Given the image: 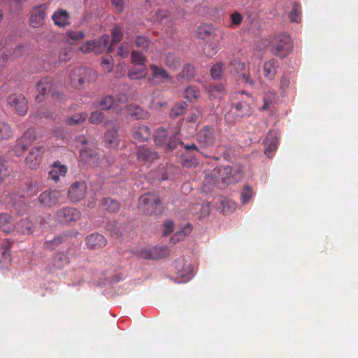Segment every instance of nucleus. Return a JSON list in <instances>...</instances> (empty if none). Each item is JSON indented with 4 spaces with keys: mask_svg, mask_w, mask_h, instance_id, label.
<instances>
[{
    "mask_svg": "<svg viewBox=\"0 0 358 358\" xmlns=\"http://www.w3.org/2000/svg\"><path fill=\"white\" fill-rule=\"evenodd\" d=\"M294 44L289 35L281 33L274 36L271 42V51L273 55L280 58H285L289 55Z\"/></svg>",
    "mask_w": 358,
    "mask_h": 358,
    "instance_id": "obj_1",
    "label": "nucleus"
},
{
    "mask_svg": "<svg viewBox=\"0 0 358 358\" xmlns=\"http://www.w3.org/2000/svg\"><path fill=\"white\" fill-rule=\"evenodd\" d=\"M138 208L147 214L158 215L163 213L161 199L155 193L148 192L139 198Z\"/></svg>",
    "mask_w": 358,
    "mask_h": 358,
    "instance_id": "obj_2",
    "label": "nucleus"
},
{
    "mask_svg": "<svg viewBox=\"0 0 358 358\" xmlns=\"http://www.w3.org/2000/svg\"><path fill=\"white\" fill-rule=\"evenodd\" d=\"M96 78V71L90 68H75L70 73V80L76 87H82L85 83H93Z\"/></svg>",
    "mask_w": 358,
    "mask_h": 358,
    "instance_id": "obj_3",
    "label": "nucleus"
},
{
    "mask_svg": "<svg viewBox=\"0 0 358 358\" xmlns=\"http://www.w3.org/2000/svg\"><path fill=\"white\" fill-rule=\"evenodd\" d=\"M127 96L125 94L118 95L117 97L106 95L99 101H93V106L99 107L102 110H109L113 108L117 111L122 110L126 106Z\"/></svg>",
    "mask_w": 358,
    "mask_h": 358,
    "instance_id": "obj_4",
    "label": "nucleus"
},
{
    "mask_svg": "<svg viewBox=\"0 0 358 358\" xmlns=\"http://www.w3.org/2000/svg\"><path fill=\"white\" fill-rule=\"evenodd\" d=\"M106 131L104 134V143L106 148L110 149L118 148L120 138L118 135L119 124L116 121H106L105 122Z\"/></svg>",
    "mask_w": 358,
    "mask_h": 358,
    "instance_id": "obj_5",
    "label": "nucleus"
},
{
    "mask_svg": "<svg viewBox=\"0 0 358 358\" xmlns=\"http://www.w3.org/2000/svg\"><path fill=\"white\" fill-rule=\"evenodd\" d=\"M252 111L247 101H239L231 104L230 111L225 115V119L229 122H233L236 121V118H243V117L251 115Z\"/></svg>",
    "mask_w": 358,
    "mask_h": 358,
    "instance_id": "obj_6",
    "label": "nucleus"
},
{
    "mask_svg": "<svg viewBox=\"0 0 358 358\" xmlns=\"http://www.w3.org/2000/svg\"><path fill=\"white\" fill-rule=\"evenodd\" d=\"M176 269V278L178 283L189 281L194 275V269L190 264L185 262L183 258L176 259L173 264Z\"/></svg>",
    "mask_w": 358,
    "mask_h": 358,
    "instance_id": "obj_7",
    "label": "nucleus"
},
{
    "mask_svg": "<svg viewBox=\"0 0 358 358\" xmlns=\"http://www.w3.org/2000/svg\"><path fill=\"white\" fill-rule=\"evenodd\" d=\"M217 139V134L215 127L205 126L201 128L196 135V140L202 148H213Z\"/></svg>",
    "mask_w": 358,
    "mask_h": 358,
    "instance_id": "obj_8",
    "label": "nucleus"
},
{
    "mask_svg": "<svg viewBox=\"0 0 358 358\" xmlns=\"http://www.w3.org/2000/svg\"><path fill=\"white\" fill-rule=\"evenodd\" d=\"M7 103L18 115L24 116L27 113L28 101L23 94H13L9 95L7 97Z\"/></svg>",
    "mask_w": 358,
    "mask_h": 358,
    "instance_id": "obj_9",
    "label": "nucleus"
},
{
    "mask_svg": "<svg viewBox=\"0 0 358 358\" xmlns=\"http://www.w3.org/2000/svg\"><path fill=\"white\" fill-rule=\"evenodd\" d=\"M48 4L41 3L34 6L29 12V25L37 28L43 25L47 15Z\"/></svg>",
    "mask_w": 358,
    "mask_h": 358,
    "instance_id": "obj_10",
    "label": "nucleus"
},
{
    "mask_svg": "<svg viewBox=\"0 0 358 358\" xmlns=\"http://www.w3.org/2000/svg\"><path fill=\"white\" fill-rule=\"evenodd\" d=\"M243 171L239 166H224L220 172V176L224 183H237L242 179Z\"/></svg>",
    "mask_w": 358,
    "mask_h": 358,
    "instance_id": "obj_11",
    "label": "nucleus"
},
{
    "mask_svg": "<svg viewBox=\"0 0 358 358\" xmlns=\"http://www.w3.org/2000/svg\"><path fill=\"white\" fill-rule=\"evenodd\" d=\"M44 155L43 147L31 148L25 157L27 166L33 170L38 169Z\"/></svg>",
    "mask_w": 358,
    "mask_h": 358,
    "instance_id": "obj_12",
    "label": "nucleus"
},
{
    "mask_svg": "<svg viewBox=\"0 0 358 358\" xmlns=\"http://www.w3.org/2000/svg\"><path fill=\"white\" fill-rule=\"evenodd\" d=\"M80 212L73 207H64L56 212V218L61 223L75 222L80 219Z\"/></svg>",
    "mask_w": 358,
    "mask_h": 358,
    "instance_id": "obj_13",
    "label": "nucleus"
},
{
    "mask_svg": "<svg viewBox=\"0 0 358 358\" xmlns=\"http://www.w3.org/2000/svg\"><path fill=\"white\" fill-rule=\"evenodd\" d=\"M87 189V187L85 181H75L68 190L69 200L73 202L82 201L86 196Z\"/></svg>",
    "mask_w": 358,
    "mask_h": 358,
    "instance_id": "obj_14",
    "label": "nucleus"
},
{
    "mask_svg": "<svg viewBox=\"0 0 358 358\" xmlns=\"http://www.w3.org/2000/svg\"><path fill=\"white\" fill-rule=\"evenodd\" d=\"M150 69L151 73L148 80L151 85L161 84L165 83L166 80H171V77L165 69L155 64L150 65Z\"/></svg>",
    "mask_w": 358,
    "mask_h": 358,
    "instance_id": "obj_15",
    "label": "nucleus"
},
{
    "mask_svg": "<svg viewBox=\"0 0 358 358\" xmlns=\"http://www.w3.org/2000/svg\"><path fill=\"white\" fill-rule=\"evenodd\" d=\"M81 162L90 166H96L99 164L100 157L95 148H84L80 151Z\"/></svg>",
    "mask_w": 358,
    "mask_h": 358,
    "instance_id": "obj_16",
    "label": "nucleus"
},
{
    "mask_svg": "<svg viewBox=\"0 0 358 358\" xmlns=\"http://www.w3.org/2000/svg\"><path fill=\"white\" fill-rule=\"evenodd\" d=\"M61 196L59 190L46 189L38 196V201L44 206L52 207L58 203Z\"/></svg>",
    "mask_w": 358,
    "mask_h": 358,
    "instance_id": "obj_17",
    "label": "nucleus"
},
{
    "mask_svg": "<svg viewBox=\"0 0 358 358\" xmlns=\"http://www.w3.org/2000/svg\"><path fill=\"white\" fill-rule=\"evenodd\" d=\"M52 85V80L51 78L45 77L43 79L38 80L36 83V90L38 94L36 96V100L38 102H41L45 99V95L48 92H50Z\"/></svg>",
    "mask_w": 358,
    "mask_h": 358,
    "instance_id": "obj_18",
    "label": "nucleus"
},
{
    "mask_svg": "<svg viewBox=\"0 0 358 358\" xmlns=\"http://www.w3.org/2000/svg\"><path fill=\"white\" fill-rule=\"evenodd\" d=\"M151 131L150 128L144 124H138L133 127V140L134 143L145 142L150 139L151 136Z\"/></svg>",
    "mask_w": 358,
    "mask_h": 358,
    "instance_id": "obj_19",
    "label": "nucleus"
},
{
    "mask_svg": "<svg viewBox=\"0 0 358 358\" xmlns=\"http://www.w3.org/2000/svg\"><path fill=\"white\" fill-rule=\"evenodd\" d=\"M168 251L166 248L155 246L152 248H143L140 252V256L145 259H159L166 257Z\"/></svg>",
    "mask_w": 358,
    "mask_h": 358,
    "instance_id": "obj_20",
    "label": "nucleus"
},
{
    "mask_svg": "<svg viewBox=\"0 0 358 358\" xmlns=\"http://www.w3.org/2000/svg\"><path fill=\"white\" fill-rule=\"evenodd\" d=\"M86 243L90 249H100L106 246L107 240L102 234L95 233L86 237Z\"/></svg>",
    "mask_w": 358,
    "mask_h": 358,
    "instance_id": "obj_21",
    "label": "nucleus"
},
{
    "mask_svg": "<svg viewBox=\"0 0 358 358\" xmlns=\"http://www.w3.org/2000/svg\"><path fill=\"white\" fill-rule=\"evenodd\" d=\"M138 159L143 162H152V161L159 158V155L150 148L145 147H139L136 151Z\"/></svg>",
    "mask_w": 358,
    "mask_h": 358,
    "instance_id": "obj_22",
    "label": "nucleus"
},
{
    "mask_svg": "<svg viewBox=\"0 0 358 358\" xmlns=\"http://www.w3.org/2000/svg\"><path fill=\"white\" fill-rule=\"evenodd\" d=\"M6 207L13 210V208L16 211L21 210L22 200L20 196L16 193H11L6 196L3 201Z\"/></svg>",
    "mask_w": 358,
    "mask_h": 358,
    "instance_id": "obj_23",
    "label": "nucleus"
},
{
    "mask_svg": "<svg viewBox=\"0 0 358 358\" xmlns=\"http://www.w3.org/2000/svg\"><path fill=\"white\" fill-rule=\"evenodd\" d=\"M68 168L66 165H62L60 162H57L52 164L50 176L52 180L57 182L59 180L60 177H65Z\"/></svg>",
    "mask_w": 358,
    "mask_h": 358,
    "instance_id": "obj_24",
    "label": "nucleus"
},
{
    "mask_svg": "<svg viewBox=\"0 0 358 358\" xmlns=\"http://www.w3.org/2000/svg\"><path fill=\"white\" fill-rule=\"evenodd\" d=\"M85 33L82 30H68L65 34V39L68 44L76 45L84 39Z\"/></svg>",
    "mask_w": 358,
    "mask_h": 358,
    "instance_id": "obj_25",
    "label": "nucleus"
},
{
    "mask_svg": "<svg viewBox=\"0 0 358 358\" xmlns=\"http://www.w3.org/2000/svg\"><path fill=\"white\" fill-rule=\"evenodd\" d=\"M16 231L22 234H31L34 231V227L30 220L22 219L20 222H17L15 226Z\"/></svg>",
    "mask_w": 358,
    "mask_h": 358,
    "instance_id": "obj_26",
    "label": "nucleus"
},
{
    "mask_svg": "<svg viewBox=\"0 0 358 358\" xmlns=\"http://www.w3.org/2000/svg\"><path fill=\"white\" fill-rule=\"evenodd\" d=\"M67 263H69V258L64 253L56 254L52 259V266L50 267V271L54 272L57 269H62Z\"/></svg>",
    "mask_w": 358,
    "mask_h": 358,
    "instance_id": "obj_27",
    "label": "nucleus"
},
{
    "mask_svg": "<svg viewBox=\"0 0 358 358\" xmlns=\"http://www.w3.org/2000/svg\"><path fill=\"white\" fill-rule=\"evenodd\" d=\"M56 25L59 27H65L69 24V15L66 10L59 9L52 16Z\"/></svg>",
    "mask_w": 358,
    "mask_h": 358,
    "instance_id": "obj_28",
    "label": "nucleus"
},
{
    "mask_svg": "<svg viewBox=\"0 0 358 358\" xmlns=\"http://www.w3.org/2000/svg\"><path fill=\"white\" fill-rule=\"evenodd\" d=\"M127 113L129 115L135 119H147L149 113L146 110L141 108V106L136 104H130L127 106Z\"/></svg>",
    "mask_w": 358,
    "mask_h": 358,
    "instance_id": "obj_29",
    "label": "nucleus"
},
{
    "mask_svg": "<svg viewBox=\"0 0 358 358\" xmlns=\"http://www.w3.org/2000/svg\"><path fill=\"white\" fill-rule=\"evenodd\" d=\"M14 136V130L8 122L0 121V143Z\"/></svg>",
    "mask_w": 358,
    "mask_h": 358,
    "instance_id": "obj_30",
    "label": "nucleus"
},
{
    "mask_svg": "<svg viewBox=\"0 0 358 358\" xmlns=\"http://www.w3.org/2000/svg\"><path fill=\"white\" fill-rule=\"evenodd\" d=\"M101 208L103 210L110 211V213H116L120 208V203L111 198H103L101 201Z\"/></svg>",
    "mask_w": 358,
    "mask_h": 358,
    "instance_id": "obj_31",
    "label": "nucleus"
},
{
    "mask_svg": "<svg viewBox=\"0 0 358 358\" xmlns=\"http://www.w3.org/2000/svg\"><path fill=\"white\" fill-rule=\"evenodd\" d=\"M279 63L277 59H271L264 63V76L268 78H273L276 73Z\"/></svg>",
    "mask_w": 358,
    "mask_h": 358,
    "instance_id": "obj_32",
    "label": "nucleus"
},
{
    "mask_svg": "<svg viewBox=\"0 0 358 358\" xmlns=\"http://www.w3.org/2000/svg\"><path fill=\"white\" fill-rule=\"evenodd\" d=\"M215 34V28L213 24H204L198 27L197 35L199 38L205 39Z\"/></svg>",
    "mask_w": 358,
    "mask_h": 358,
    "instance_id": "obj_33",
    "label": "nucleus"
},
{
    "mask_svg": "<svg viewBox=\"0 0 358 358\" xmlns=\"http://www.w3.org/2000/svg\"><path fill=\"white\" fill-rule=\"evenodd\" d=\"M277 99V94L273 91H268L265 93L263 101L264 104L262 106V110H271L272 105L275 103Z\"/></svg>",
    "mask_w": 358,
    "mask_h": 358,
    "instance_id": "obj_34",
    "label": "nucleus"
},
{
    "mask_svg": "<svg viewBox=\"0 0 358 358\" xmlns=\"http://www.w3.org/2000/svg\"><path fill=\"white\" fill-rule=\"evenodd\" d=\"M192 228L190 224H187L180 230L177 231L171 238V241L173 243H178V241L185 238L186 235L190 234Z\"/></svg>",
    "mask_w": 358,
    "mask_h": 358,
    "instance_id": "obj_35",
    "label": "nucleus"
},
{
    "mask_svg": "<svg viewBox=\"0 0 358 358\" xmlns=\"http://www.w3.org/2000/svg\"><path fill=\"white\" fill-rule=\"evenodd\" d=\"M122 36L123 34L121 28L120 27H115L112 30V42L108 48V53H111L114 50L113 44H117L118 42H120L122 39Z\"/></svg>",
    "mask_w": 358,
    "mask_h": 358,
    "instance_id": "obj_36",
    "label": "nucleus"
},
{
    "mask_svg": "<svg viewBox=\"0 0 358 358\" xmlns=\"http://www.w3.org/2000/svg\"><path fill=\"white\" fill-rule=\"evenodd\" d=\"M245 69V64L241 62L240 59H234L231 60L230 64L228 66V71L230 73L237 74L240 73Z\"/></svg>",
    "mask_w": 358,
    "mask_h": 358,
    "instance_id": "obj_37",
    "label": "nucleus"
},
{
    "mask_svg": "<svg viewBox=\"0 0 358 358\" xmlns=\"http://www.w3.org/2000/svg\"><path fill=\"white\" fill-rule=\"evenodd\" d=\"M187 106L188 104L185 101H180L171 108L169 115L171 118H176L184 113Z\"/></svg>",
    "mask_w": 358,
    "mask_h": 358,
    "instance_id": "obj_38",
    "label": "nucleus"
},
{
    "mask_svg": "<svg viewBox=\"0 0 358 358\" xmlns=\"http://www.w3.org/2000/svg\"><path fill=\"white\" fill-rule=\"evenodd\" d=\"M87 116L88 115L85 112L75 113L73 115L67 118L66 122L69 125L80 124L86 120Z\"/></svg>",
    "mask_w": 358,
    "mask_h": 358,
    "instance_id": "obj_39",
    "label": "nucleus"
},
{
    "mask_svg": "<svg viewBox=\"0 0 358 358\" xmlns=\"http://www.w3.org/2000/svg\"><path fill=\"white\" fill-rule=\"evenodd\" d=\"M165 64L166 65L173 69H177L181 65L180 60L179 57L174 55L173 53H168L165 57Z\"/></svg>",
    "mask_w": 358,
    "mask_h": 358,
    "instance_id": "obj_40",
    "label": "nucleus"
},
{
    "mask_svg": "<svg viewBox=\"0 0 358 358\" xmlns=\"http://www.w3.org/2000/svg\"><path fill=\"white\" fill-rule=\"evenodd\" d=\"M22 137L24 144L26 145V149L32 145L37 138L36 131L33 128H29L25 131Z\"/></svg>",
    "mask_w": 358,
    "mask_h": 358,
    "instance_id": "obj_41",
    "label": "nucleus"
},
{
    "mask_svg": "<svg viewBox=\"0 0 358 358\" xmlns=\"http://www.w3.org/2000/svg\"><path fill=\"white\" fill-rule=\"evenodd\" d=\"M109 35L102 36L99 39L96 41V47H95V53L100 54L102 53L103 51L108 48V45L109 44Z\"/></svg>",
    "mask_w": 358,
    "mask_h": 358,
    "instance_id": "obj_42",
    "label": "nucleus"
},
{
    "mask_svg": "<svg viewBox=\"0 0 358 358\" xmlns=\"http://www.w3.org/2000/svg\"><path fill=\"white\" fill-rule=\"evenodd\" d=\"M201 96L199 89L196 87L189 86L185 92V98L189 101H194L197 100Z\"/></svg>",
    "mask_w": 358,
    "mask_h": 358,
    "instance_id": "obj_43",
    "label": "nucleus"
},
{
    "mask_svg": "<svg viewBox=\"0 0 358 358\" xmlns=\"http://www.w3.org/2000/svg\"><path fill=\"white\" fill-rule=\"evenodd\" d=\"M147 75V71L145 66H138L136 68L131 69L129 72V76L132 80L144 78Z\"/></svg>",
    "mask_w": 358,
    "mask_h": 358,
    "instance_id": "obj_44",
    "label": "nucleus"
},
{
    "mask_svg": "<svg viewBox=\"0 0 358 358\" xmlns=\"http://www.w3.org/2000/svg\"><path fill=\"white\" fill-rule=\"evenodd\" d=\"M195 68L191 64H186L183 66L181 73L178 75V77L182 78L185 80H191V78L195 76Z\"/></svg>",
    "mask_w": 358,
    "mask_h": 358,
    "instance_id": "obj_45",
    "label": "nucleus"
},
{
    "mask_svg": "<svg viewBox=\"0 0 358 358\" xmlns=\"http://www.w3.org/2000/svg\"><path fill=\"white\" fill-rule=\"evenodd\" d=\"M66 236H56L55 237L54 239L45 241L44 243V247L45 248L47 249L54 250L57 248V247L59 246V244L64 243V241H66Z\"/></svg>",
    "mask_w": 358,
    "mask_h": 358,
    "instance_id": "obj_46",
    "label": "nucleus"
},
{
    "mask_svg": "<svg viewBox=\"0 0 358 358\" xmlns=\"http://www.w3.org/2000/svg\"><path fill=\"white\" fill-rule=\"evenodd\" d=\"M168 131L164 128H159L155 131V142L157 145H163L167 139Z\"/></svg>",
    "mask_w": 358,
    "mask_h": 358,
    "instance_id": "obj_47",
    "label": "nucleus"
},
{
    "mask_svg": "<svg viewBox=\"0 0 358 358\" xmlns=\"http://www.w3.org/2000/svg\"><path fill=\"white\" fill-rule=\"evenodd\" d=\"M135 45L142 50L146 51L150 47V39L145 36H138L135 38Z\"/></svg>",
    "mask_w": 358,
    "mask_h": 358,
    "instance_id": "obj_48",
    "label": "nucleus"
},
{
    "mask_svg": "<svg viewBox=\"0 0 358 358\" xmlns=\"http://www.w3.org/2000/svg\"><path fill=\"white\" fill-rule=\"evenodd\" d=\"M210 92L212 97L222 98L224 95V88L223 84H214L210 86Z\"/></svg>",
    "mask_w": 358,
    "mask_h": 358,
    "instance_id": "obj_49",
    "label": "nucleus"
},
{
    "mask_svg": "<svg viewBox=\"0 0 358 358\" xmlns=\"http://www.w3.org/2000/svg\"><path fill=\"white\" fill-rule=\"evenodd\" d=\"M179 143H180V145H183L182 141H181L179 137V133L176 132L173 136H169V140L166 143V148L169 150H173V149L177 148Z\"/></svg>",
    "mask_w": 358,
    "mask_h": 358,
    "instance_id": "obj_50",
    "label": "nucleus"
},
{
    "mask_svg": "<svg viewBox=\"0 0 358 358\" xmlns=\"http://www.w3.org/2000/svg\"><path fill=\"white\" fill-rule=\"evenodd\" d=\"M131 62L137 66H144L146 57L138 51L133 50L131 53Z\"/></svg>",
    "mask_w": 358,
    "mask_h": 358,
    "instance_id": "obj_51",
    "label": "nucleus"
},
{
    "mask_svg": "<svg viewBox=\"0 0 358 358\" xmlns=\"http://www.w3.org/2000/svg\"><path fill=\"white\" fill-rule=\"evenodd\" d=\"M224 72V64L222 62H217L213 66H212L210 69V74L212 78H221Z\"/></svg>",
    "mask_w": 358,
    "mask_h": 358,
    "instance_id": "obj_52",
    "label": "nucleus"
},
{
    "mask_svg": "<svg viewBox=\"0 0 358 358\" xmlns=\"http://www.w3.org/2000/svg\"><path fill=\"white\" fill-rule=\"evenodd\" d=\"M10 171L8 168L7 162L3 157H0V183L3 182L8 177Z\"/></svg>",
    "mask_w": 358,
    "mask_h": 358,
    "instance_id": "obj_53",
    "label": "nucleus"
},
{
    "mask_svg": "<svg viewBox=\"0 0 358 358\" xmlns=\"http://www.w3.org/2000/svg\"><path fill=\"white\" fill-rule=\"evenodd\" d=\"M12 150L17 157H20V155L23 154L24 151L26 150V145H24L22 136L15 141V145Z\"/></svg>",
    "mask_w": 358,
    "mask_h": 358,
    "instance_id": "obj_54",
    "label": "nucleus"
},
{
    "mask_svg": "<svg viewBox=\"0 0 358 358\" xmlns=\"http://www.w3.org/2000/svg\"><path fill=\"white\" fill-rule=\"evenodd\" d=\"M289 18L292 22L301 21V6L299 3H294L292 10L289 14Z\"/></svg>",
    "mask_w": 358,
    "mask_h": 358,
    "instance_id": "obj_55",
    "label": "nucleus"
},
{
    "mask_svg": "<svg viewBox=\"0 0 358 358\" xmlns=\"http://www.w3.org/2000/svg\"><path fill=\"white\" fill-rule=\"evenodd\" d=\"M253 196V190L249 185H245L241 192V201L243 203H248Z\"/></svg>",
    "mask_w": 358,
    "mask_h": 358,
    "instance_id": "obj_56",
    "label": "nucleus"
},
{
    "mask_svg": "<svg viewBox=\"0 0 358 358\" xmlns=\"http://www.w3.org/2000/svg\"><path fill=\"white\" fill-rule=\"evenodd\" d=\"M103 113L100 110H94L90 116L89 121L93 124H99L103 119Z\"/></svg>",
    "mask_w": 358,
    "mask_h": 358,
    "instance_id": "obj_57",
    "label": "nucleus"
},
{
    "mask_svg": "<svg viewBox=\"0 0 358 358\" xmlns=\"http://www.w3.org/2000/svg\"><path fill=\"white\" fill-rule=\"evenodd\" d=\"M80 50L83 53H89L94 51L96 53V41H88L85 44L81 45L79 48Z\"/></svg>",
    "mask_w": 358,
    "mask_h": 358,
    "instance_id": "obj_58",
    "label": "nucleus"
},
{
    "mask_svg": "<svg viewBox=\"0 0 358 358\" xmlns=\"http://www.w3.org/2000/svg\"><path fill=\"white\" fill-rule=\"evenodd\" d=\"M230 20L231 21V27H233V25L238 27V25L241 24L243 17L240 12H234L230 15Z\"/></svg>",
    "mask_w": 358,
    "mask_h": 358,
    "instance_id": "obj_59",
    "label": "nucleus"
},
{
    "mask_svg": "<svg viewBox=\"0 0 358 358\" xmlns=\"http://www.w3.org/2000/svg\"><path fill=\"white\" fill-rule=\"evenodd\" d=\"M278 148V140H273L269 144L266 146L264 150V153L268 157H271L273 155V152L276 151Z\"/></svg>",
    "mask_w": 358,
    "mask_h": 358,
    "instance_id": "obj_60",
    "label": "nucleus"
},
{
    "mask_svg": "<svg viewBox=\"0 0 358 358\" xmlns=\"http://www.w3.org/2000/svg\"><path fill=\"white\" fill-rule=\"evenodd\" d=\"M198 164L199 162L196 157L192 156L185 157V159L182 160V166L189 167V169H191V167L196 166Z\"/></svg>",
    "mask_w": 358,
    "mask_h": 358,
    "instance_id": "obj_61",
    "label": "nucleus"
},
{
    "mask_svg": "<svg viewBox=\"0 0 358 358\" xmlns=\"http://www.w3.org/2000/svg\"><path fill=\"white\" fill-rule=\"evenodd\" d=\"M129 44L126 43V42L120 44L117 49V55L120 57H127L129 54Z\"/></svg>",
    "mask_w": 358,
    "mask_h": 358,
    "instance_id": "obj_62",
    "label": "nucleus"
},
{
    "mask_svg": "<svg viewBox=\"0 0 358 358\" xmlns=\"http://www.w3.org/2000/svg\"><path fill=\"white\" fill-rule=\"evenodd\" d=\"M163 234L164 235H169L171 234V232L173 231L174 229V224L173 223L171 220L169 221H166L164 225H163Z\"/></svg>",
    "mask_w": 358,
    "mask_h": 358,
    "instance_id": "obj_63",
    "label": "nucleus"
},
{
    "mask_svg": "<svg viewBox=\"0 0 358 358\" xmlns=\"http://www.w3.org/2000/svg\"><path fill=\"white\" fill-rule=\"evenodd\" d=\"M217 53V46L215 44L208 45L206 48V54L208 57H213Z\"/></svg>",
    "mask_w": 358,
    "mask_h": 358,
    "instance_id": "obj_64",
    "label": "nucleus"
}]
</instances>
